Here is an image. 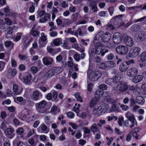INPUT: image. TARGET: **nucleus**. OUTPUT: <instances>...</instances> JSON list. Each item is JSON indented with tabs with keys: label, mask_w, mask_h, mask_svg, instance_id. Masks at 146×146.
Returning a JSON list of instances; mask_svg holds the SVG:
<instances>
[{
	"label": "nucleus",
	"mask_w": 146,
	"mask_h": 146,
	"mask_svg": "<svg viewBox=\"0 0 146 146\" xmlns=\"http://www.w3.org/2000/svg\"><path fill=\"white\" fill-rule=\"evenodd\" d=\"M116 86L114 88V90L116 91H119L121 92H125L129 94L134 91L135 86L133 85L128 86L127 83L124 82H119Z\"/></svg>",
	"instance_id": "f257e3e1"
},
{
	"label": "nucleus",
	"mask_w": 146,
	"mask_h": 146,
	"mask_svg": "<svg viewBox=\"0 0 146 146\" xmlns=\"http://www.w3.org/2000/svg\"><path fill=\"white\" fill-rule=\"evenodd\" d=\"M95 47L91 50L90 55L95 54H101L102 56H104L105 54L109 52V50L108 49H106L104 51L102 52V50L101 44L99 42H94Z\"/></svg>",
	"instance_id": "f03ea898"
},
{
	"label": "nucleus",
	"mask_w": 146,
	"mask_h": 146,
	"mask_svg": "<svg viewBox=\"0 0 146 146\" xmlns=\"http://www.w3.org/2000/svg\"><path fill=\"white\" fill-rule=\"evenodd\" d=\"M88 78L92 81H95L97 80L102 76L101 72L99 71H94L90 72L89 71L87 73Z\"/></svg>",
	"instance_id": "7ed1b4c3"
},
{
	"label": "nucleus",
	"mask_w": 146,
	"mask_h": 146,
	"mask_svg": "<svg viewBox=\"0 0 146 146\" xmlns=\"http://www.w3.org/2000/svg\"><path fill=\"white\" fill-rule=\"evenodd\" d=\"M47 104V102L44 100L36 103V106L38 112L40 113H46L47 111V109L46 107Z\"/></svg>",
	"instance_id": "20e7f679"
},
{
	"label": "nucleus",
	"mask_w": 146,
	"mask_h": 146,
	"mask_svg": "<svg viewBox=\"0 0 146 146\" xmlns=\"http://www.w3.org/2000/svg\"><path fill=\"white\" fill-rule=\"evenodd\" d=\"M129 51L128 48L126 46L120 45L117 46L116 48V52L121 55H125L127 54Z\"/></svg>",
	"instance_id": "39448f33"
},
{
	"label": "nucleus",
	"mask_w": 146,
	"mask_h": 146,
	"mask_svg": "<svg viewBox=\"0 0 146 146\" xmlns=\"http://www.w3.org/2000/svg\"><path fill=\"white\" fill-rule=\"evenodd\" d=\"M141 49L139 47L136 46L132 47L130 50L129 56L132 58H135L139 55L141 52Z\"/></svg>",
	"instance_id": "423d86ee"
},
{
	"label": "nucleus",
	"mask_w": 146,
	"mask_h": 146,
	"mask_svg": "<svg viewBox=\"0 0 146 146\" xmlns=\"http://www.w3.org/2000/svg\"><path fill=\"white\" fill-rule=\"evenodd\" d=\"M125 115L128 119L131 122L132 124L130 126L131 128H132L134 126V124L137 125V123L135 118L134 115L133 114L129 111H128L125 113Z\"/></svg>",
	"instance_id": "0eeeda50"
},
{
	"label": "nucleus",
	"mask_w": 146,
	"mask_h": 146,
	"mask_svg": "<svg viewBox=\"0 0 146 146\" xmlns=\"http://www.w3.org/2000/svg\"><path fill=\"white\" fill-rule=\"evenodd\" d=\"M57 96V93L55 91H53L51 93L48 94L46 97L48 100H52V101L56 102L58 101Z\"/></svg>",
	"instance_id": "6e6552de"
},
{
	"label": "nucleus",
	"mask_w": 146,
	"mask_h": 146,
	"mask_svg": "<svg viewBox=\"0 0 146 146\" xmlns=\"http://www.w3.org/2000/svg\"><path fill=\"white\" fill-rule=\"evenodd\" d=\"M123 39L124 42L127 46L131 47L133 45V40L131 37L127 35H124L123 36Z\"/></svg>",
	"instance_id": "1a4fd4ad"
},
{
	"label": "nucleus",
	"mask_w": 146,
	"mask_h": 146,
	"mask_svg": "<svg viewBox=\"0 0 146 146\" xmlns=\"http://www.w3.org/2000/svg\"><path fill=\"white\" fill-rule=\"evenodd\" d=\"M113 42L115 44H119L122 41L121 34L119 33H116L113 35L112 38Z\"/></svg>",
	"instance_id": "9d476101"
},
{
	"label": "nucleus",
	"mask_w": 146,
	"mask_h": 146,
	"mask_svg": "<svg viewBox=\"0 0 146 146\" xmlns=\"http://www.w3.org/2000/svg\"><path fill=\"white\" fill-rule=\"evenodd\" d=\"M138 70L135 68H129L127 72V75L129 77H133L137 74Z\"/></svg>",
	"instance_id": "9b49d317"
},
{
	"label": "nucleus",
	"mask_w": 146,
	"mask_h": 146,
	"mask_svg": "<svg viewBox=\"0 0 146 146\" xmlns=\"http://www.w3.org/2000/svg\"><path fill=\"white\" fill-rule=\"evenodd\" d=\"M102 33H103L101 36V40L104 42H108L111 38L110 34L108 33H106L104 34L103 31H102Z\"/></svg>",
	"instance_id": "f8f14e48"
},
{
	"label": "nucleus",
	"mask_w": 146,
	"mask_h": 146,
	"mask_svg": "<svg viewBox=\"0 0 146 146\" xmlns=\"http://www.w3.org/2000/svg\"><path fill=\"white\" fill-rule=\"evenodd\" d=\"M129 68V66L125 62H123L121 63L119 68L121 72H124L128 69Z\"/></svg>",
	"instance_id": "ddd939ff"
},
{
	"label": "nucleus",
	"mask_w": 146,
	"mask_h": 146,
	"mask_svg": "<svg viewBox=\"0 0 146 146\" xmlns=\"http://www.w3.org/2000/svg\"><path fill=\"white\" fill-rule=\"evenodd\" d=\"M17 72L15 69L9 68L8 70L7 76L9 79L13 78L16 74Z\"/></svg>",
	"instance_id": "4468645a"
},
{
	"label": "nucleus",
	"mask_w": 146,
	"mask_h": 146,
	"mask_svg": "<svg viewBox=\"0 0 146 146\" xmlns=\"http://www.w3.org/2000/svg\"><path fill=\"white\" fill-rule=\"evenodd\" d=\"M42 96V94L37 90L35 91L33 94V99L35 100H39Z\"/></svg>",
	"instance_id": "2eb2a0df"
},
{
	"label": "nucleus",
	"mask_w": 146,
	"mask_h": 146,
	"mask_svg": "<svg viewBox=\"0 0 146 146\" xmlns=\"http://www.w3.org/2000/svg\"><path fill=\"white\" fill-rule=\"evenodd\" d=\"M32 77L31 75H29L24 78L23 82L26 84L30 85L32 83Z\"/></svg>",
	"instance_id": "dca6fc26"
},
{
	"label": "nucleus",
	"mask_w": 146,
	"mask_h": 146,
	"mask_svg": "<svg viewBox=\"0 0 146 146\" xmlns=\"http://www.w3.org/2000/svg\"><path fill=\"white\" fill-rule=\"evenodd\" d=\"M140 128H136L134 129H133L129 133V134L132 135L133 137H135V138L136 139H138V137L137 135V133L140 131Z\"/></svg>",
	"instance_id": "f3484780"
},
{
	"label": "nucleus",
	"mask_w": 146,
	"mask_h": 146,
	"mask_svg": "<svg viewBox=\"0 0 146 146\" xmlns=\"http://www.w3.org/2000/svg\"><path fill=\"white\" fill-rule=\"evenodd\" d=\"M53 61V59L51 58L46 57L43 58L44 64L47 66L51 65Z\"/></svg>",
	"instance_id": "a211bd4d"
},
{
	"label": "nucleus",
	"mask_w": 146,
	"mask_h": 146,
	"mask_svg": "<svg viewBox=\"0 0 146 146\" xmlns=\"http://www.w3.org/2000/svg\"><path fill=\"white\" fill-rule=\"evenodd\" d=\"M103 113L107 112L109 109V106L106 104H103L99 106Z\"/></svg>",
	"instance_id": "6ab92c4d"
},
{
	"label": "nucleus",
	"mask_w": 146,
	"mask_h": 146,
	"mask_svg": "<svg viewBox=\"0 0 146 146\" xmlns=\"http://www.w3.org/2000/svg\"><path fill=\"white\" fill-rule=\"evenodd\" d=\"M137 39H139V41H142L146 39V34L143 31H141L139 34Z\"/></svg>",
	"instance_id": "aec40b11"
},
{
	"label": "nucleus",
	"mask_w": 146,
	"mask_h": 146,
	"mask_svg": "<svg viewBox=\"0 0 146 146\" xmlns=\"http://www.w3.org/2000/svg\"><path fill=\"white\" fill-rule=\"evenodd\" d=\"M93 114L98 116H99L103 113L99 107L96 108H95L93 109Z\"/></svg>",
	"instance_id": "412c9836"
},
{
	"label": "nucleus",
	"mask_w": 146,
	"mask_h": 146,
	"mask_svg": "<svg viewBox=\"0 0 146 146\" xmlns=\"http://www.w3.org/2000/svg\"><path fill=\"white\" fill-rule=\"evenodd\" d=\"M103 94V90L100 89H98L95 92V97L98 99L102 96Z\"/></svg>",
	"instance_id": "4be33fe9"
},
{
	"label": "nucleus",
	"mask_w": 146,
	"mask_h": 146,
	"mask_svg": "<svg viewBox=\"0 0 146 146\" xmlns=\"http://www.w3.org/2000/svg\"><path fill=\"white\" fill-rule=\"evenodd\" d=\"M143 78V77L142 76L139 75L136 76L134 78H133L132 80L133 82L135 83H138L141 81Z\"/></svg>",
	"instance_id": "5701e85b"
},
{
	"label": "nucleus",
	"mask_w": 146,
	"mask_h": 146,
	"mask_svg": "<svg viewBox=\"0 0 146 146\" xmlns=\"http://www.w3.org/2000/svg\"><path fill=\"white\" fill-rule=\"evenodd\" d=\"M136 102L139 104L142 105L144 102L145 100L142 96H139L136 98Z\"/></svg>",
	"instance_id": "b1692460"
},
{
	"label": "nucleus",
	"mask_w": 146,
	"mask_h": 146,
	"mask_svg": "<svg viewBox=\"0 0 146 146\" xmlns=\"http://www.w3.org/2000/svg\"><path fill=\"white\" fill-rule=\"evenodd\" d=\"M98 100L95 97L92 98L90 103L89 106L90 108L94 107L97 104Z\"/></svg>",
	"instance_id": "393cba45"
},
{
	"label": "nucleus",
	"mask_w": 146,
	"mask_h": 146,
	"mask_svg": "<svg viewBox=\"0 0 146 146\" xmlns=\"http://www.w3.org/2000/svg\"><path fill=\"white\" fill-rule=\"evenodd\" d=\"M50 15L48 13H46L44 15L43 17L42 18L40 19V21L41 23H44L48 21L50 18Z\"/></svg>",
	"instance_id": "a878e982"
},
{
	"label": "nucleus",
	"mask_w": 146,
	"mask_h": 146,
	"mask_svg": "<svg viewBox=\"0 0 146 146\" xmlns=\"http://www.w3.org/2000/svg\"><path fill=\"white\" fill-rule=\"evenodd\" d=\"M52 70H53L54 74H58L61 73L63 69L61 67H54L53 68Z\"/></svg>",
	"instance_id": "bb28decb"
},
{
	"label": "nucleus",
	"mask_w": 146,
	"mask_h": 146,
	"mask_svg": "<svg viewBox=\"0 0 146 146\" xmlns=\"http://www.w3.org/2000/svg\"><path fill=\"white\" fill-rule=\"evenodd\" d=\"M13 131L14 130H13L12 128H8L5 130V133L7 136L11 135V137H10V138H11L13 137V136H12V134Z\"/></svg>",
	"instance_id": "cd10ccee"
},
{
	"label": "nucleus",
	"mask_w": 146,
	"mask_h": 146,
	"mask_svg": "<svg viewBox=\"0 0 146 146\" xmlns=\"http://www.w3.org/2000/svg\"><path fill=\"white\" fill-rule=\"evenodd\" d=\"M17 100L18 101L21 102V105L24 106L26 103V101L25 99H24L22 97H17Z\"/></svg>",
	"instance_id": "c85d7f7f"
},
{
	"label": "nucleus",
	"mask_w": 146,
	"mask_h": 146,
	"mask_svg": "<svg viewBox=\"0 0 146 146\" xmlns=\"http://www.w3.org/2000/svg\"><path fill=\"white\" fill-rule=\"evenodd\" d=\"M54 74V72L52 68L51 69L49 70L45 74V76L46 77H50L53 76Z\"/></svg>",
	"instance_id": "c756f323"
},
{
	"label": "nucleus",
	"mask_w": 146,
	"mask_h": 146,
	"mask_svg": "<svg viewBox=\"0 0 146 146\" xmlns=\"http://www.w3.org/2000/svg\"><path fill=\"white\" fill-rule=\"evenodd\" d=\"M90 129L94 134L95 132L98 131V128L97 127V124L96 123L92 125L90 127Z\"/></svg>",
	"instance_id": "7c9ffc66"
},
{
	"label": "nucleus",
	"mask_w": 146,
	"mask_h": 146,
	"mask_svg": "<svg viewBox=\"0 0 146 146\" xmlns=\"http://www.w3.org/2000/svg\"><path fill=\"white\" fill-rule=\"evenodd\" d=\"M111 110L112 111L115 112L119 111L120 109L118 106L116 105V102L113 104L112 106Z\"/></svg>",
	"instance_id": "2f4dec72"
},
{
	"label": "nucleus",
	"mask_w": 146,
	"mask_h": 146,
	"mask_svg": "<svg viewBox=\"0 0 146 146\" xmlns=\"http://www.w3.org/2000/svg\"><path fill=\"white\" fill-rule=\"evenodd\" d=\"M30 33L34 36L38 37L39 35L40 32L34 30L33 28L31 30Z\"/></svg>",
	"instance_id": "473e14b6"
},
{
	"label": "nucleus",
	"mask_w": 146,
	"mask_h": 146,
	"mask_svg": "<svg viewBox=\"0 0 146 146\" xmlns=\"http://www.w3.org/2000/svg\"><path fill=\"white\" fill-rule=\"evenodd\" d=\"M140 29L139 26L135 25L132 26L131 27V30L133 32H135L138 31Z\"/></svg>",
	"instance_id": "72a5a7b5"
},
{
	"label": "nucleus",
	"mask_w": 146,
	"mask_h": 146,
	"mask_svg": "<svg viewBox=\"0 0 146 146\" xmlns=\"http://www.w3.org/2000/svg\"><path fill=\"white\" fill-rule=\"evenodd\" d=\"M99 67L100 68L103 69H105L108 68L107 61L99 64Z\"/></svg>",
	"instance_id": "f704fd0d"
},
{
	"label": "nucleus",
	"mask_w": 146,
	"mask_h": 146,
	"mask_svg": "<svg viewBox=\"0 0 146 146\" xmlns=\"http://www.w3.org/2000/svg\"><path fill=\"white\" fill-rule=\"evenodd\" d=\"M40 41H39V43L40 44H41V42H44V44L41 46H44L45 45L46 43V41L47 40V39L46 38V36H42L40 37Z\"/></svg>",
	"instance_id": "c9c22d12"
},
{
	"label": "nucleus",
	"mask_w": 146,
	"mask_h": 146,
	"mask_svg": "<svg viewBox=\"0 0 146 146\" xmlns=\"http://www.w3.org/2000/svg\"><path fill=\"white\" fill-rule=\"evenodd\" d=\"M102 33V31H100L97 34H96L94 38V42H96V41H98L100 39H101V36Z\"/></svg>",
	"instance_id": "e433bc0d"
},
{
	"label": "nucleus",
	"mask_w": 146,
	"mask_h": 146,
	"mask_svg": "<svg viewBox=\"0 0 146 146\" xmlns=\"http://www.w3.org/2000/svg\"><path fill=\"white\" fill-rule=\"evenodd\" d=\"M141 61L144 62L146 61V53L144 52L142 53L139 56Z\"/></svg>",
	"instance_id": "4c0bfd02"
},
{
	"label": "nucleus",
	"mask_w": 146,
	"mask_h": 146,
	"mask_svg": "<svg viewBox=\"0 0 146 146\" xmlns=\"http://www.w3.org/2000/svg\"><path fill=\"white\" fill-rule=\"evenodd\" d=\"M19 88L18 86L15 84L13 85V90L14 92L17 94H20L21 92L18 91Z\"/></svg>",
	"instance_id": "58836bf2"
},
{
	"label": "nucleus",
	"mask_w": 146,
	"mask_h": 146,
	"mask_svg": "<svg viewBox=\"0 0 146 146\" xmlns=\"http://www.w3.org/2000/svg\"><path fill=\"white\" fill-rule=\"evenodd\" d=\"M108 68H113L115 66V64L112 61H107Z\"/></svg>",
	"instance_id": "ea45409f"
},
{
	"label": "nucleus",
	"mask_w": 146,
	"mask_h": 146,
	"mask_svg": "<svg viewBox=\"0 0 146 146\" xmlns=\"http://www.w3.org/2000/svg\"><path fill=\"white\" fill-rule=\"evenodd\" d=\"M115 44L113 42H110L107 43L106 46L109 48H113L115 47Z\"/></svg>",
	"instance_id": "a19ab883"
},
{
	"label": "nucleus",
	"mask_w": 146,
	"mask_h": 146,
	"mask_svg": "<svg viewBox=\"0 0 146 146\" xmlns=\"http://www.w3.org/2000/svg\"><path fill=\"white\" fill-rule=\"evenodd\" d=\"M78 13L75 14H73L72 15V18L71 20L73 22L76 21L78 19Z\"/></svg>",
	"instance_id": "79ce46f5"
},
{
	"label": "nucleus",
	"mask_w": 146,
	"mask_h": 146,
	"mask_svg": "<svg viewBox=\"0 0 146 146\" xmlns=\"http://www.w3.org/2000/svg\"><path fill=\"white\" fill-rule=\"evenodd\" d=\"M110 51H109V52L107 54L105 55H107L109 53L108 55L107 56V59L108 60H112L114 58V55L113 54L110 53Z\"/></svg>",
	"instance_id": "37998d69"
},
{
	"label": "nucleus",
	"mask_w": 146,
	"mask_h": 146,
	"mask_svg": "<svg viewBox=\"0 0 146 146\" xmlns=\"http://www.w3.org/2000/svg\"><path fill=\"white\" fill-rule=\"evenodd\" d=\"M61 38H57L54 39L53 41L54 44L56 46H58L61 43Z\"/></svg>",
	"instance_id": "c03bdc74"
},
{
	"label": "nucleus",
	"mask_w": 146,
	"mask_h": 146,
	"mask_svg": "<svg viewBox=\"0 0 146 146\" xmlns=\"http://www.w3.org/2000/svg\"><path fill=\"white\" fill-rule=\"evenodd\" d=\"M51 111L52 112H58L60 110L56 106H53L51 108Z\"/></svg>",
	"instance_id": "a18cd8bd"
},
{
	"label": "nucleus",
	"mask_w": 146,
	"mask_h": 146,
	"mask_svg": "<svg viewBox=\"0 0 146 146\" xmlns=\"http://www.w3.org/2000/svg\"><path fill=\"white\" fill-rule=\"evenodd\" d=\"M18 56L19 59L21 60H25L27 58V56L26 54L22 55L21 54H19Z\"/></svg>",
	"instance_id": "49530a36"
},
{
	"label": "nucleus",
	"mask_w": 146,
	"mask_h": 146,
	"mask_svg": "<svg viewBox=\"0 0 146 146\" xmlns=\"http://www.w3.org/2000/svg\"><path fill=\"white\" fill-rule=\"evenodd\" d=\"M14 145L16 144L17 146H23L24 144L23 142L20 141L17 142V140H14L13 142Z\"/></svg>",
	"instance_id": "de8ad7c7"
},
{
	"label": "nucleus",
	"mask_w": 146,
	"mask_h": 146,
	"mask_svg": "<svg viewBox=\"0 0 146 146\" xmlns=\"http://www.w3.org/2000/svg\"><path fill=\"white\" fill-rule=\"evenodd\" d=\"M40 128L41 129L42 131H46L47 129V127L44 124H41L40 127L38 128V129Z\"/></svg>",
	"instance_id": "09e8293b"
},
{
	"label": "nucleus",
	"mask_w": 146,
	"mask_h": 146,
	"mask_svg": "<svg viewBox=\"0 0 146 146\" xmlns=\"http://www.w3.org/2000/svg\"><path fill=\"white\" fill-rule=\"evenodd\" d=\"M106 100L107 102L111 104H113L115 102H116V101H115L113 99L110 98H107Z\"/></svg>",
	"instance_id": "8fccbe9b"
},
{
	"label": "nucleus",
	"mask_w": 146,
	"mask_h": 146,
	"mask_svg": "<svg viewBox=\"0 0 146 146\" xmlns=\"http://www.w3.org/2000/svg\"><path fill=\"white\" fill-rule=\"evenodd\" d=\"M5 45L7 47L11 46V47H13L14 46V44L10 41H6L5 42Z\"/></svg>",
	"instance_id": "3c124183"
},
{
	"label": "nucleus",
	"mask_w": 146,
	"mask_h": 146,
	"mask_svg": "<svg viewBox=\"0 0 146 146\" xmlns=\"http://www.w3.org/2000/svg\"><path fill=\"white\" fill-rule=\"evenodd\" d=\"M67 117L69 118H72L74 116V114L72 111L68 112L66 113Z\"/></svg>",
	"instance_id": "603ef678"
},
{
	"label": "nucleus",
	"mask_w": 146,
	"mask_h": 146,
	"mask_svg": "<svg viewBox=\"0 0 146 146\" xmlns=\"http://www.w3.org/2000/svg\"><path fill=\"white\" fill-rule=\"evenodd\" d=\"M28 142L31 146H35L34 140L33 138H32L29 139Z\"/></svg>",
	"instance_id": "864d4df0"
},
{
	"label": "nucleus",
	"mask_w": 146,
	"mask_h": 146,
	"mask_svg": "<svg viewBox=\"0 0 146 146\" xmlns=\"http://www.w3.org/2000/svg\"><path fill=\"white\" fill-rule=\"evenodd\" d=\"M5 64V62L2 61H0V72L1 71L3 70L4 68Z\"/></svg>",
	"instance_id": "5fc2aeb1"
},
{
	"label": "nucleus",
	"mask_w": 146,
	"mask_h": 146,
	"mask_svg": "<svg viewBox=\"0 0 146 146\" xmlns=\"http://www.w3.org/2000/svg\"><path fill=\"white\" fill-rule=\"evenodd\" d=\"M99 89H100L103 90H106L107 88V86L106 84H102L99 85Z\"/></svg>",
	"instance_id": "6e6d98bb"
},
{
	"label": "nucleus",
	"mask_w": 146,
	"mask_h": 146,
	"mask_svg": "<svg viewBox=\"0 0 146 146\" xmlns=\"http://www.w3.org/2000/svg\"><path fill=\"white\" fill-rule=\"evenodd\" d=\"M119 78H120V77H119L116 76H115L114 77L112 78V79L113 80V83L116 84L117 83H117L119 82Z\"/></svg>",
	"instance_id": "4d7b16f0"
},
{
	"label": "nucleus",
	"mask_w": 146,
	"mask_h": 146,
	"mask_svg": "<svg viewBox=\"0 0 146 146\" xmlns=\"http://www.w3.org/2000/svg\"><path fill=\"white\" fill-rule=\"evenodd\" d=\"M24 132V130L22 128H18L17 131V134L19 135L22 134Z\"/></svg>",
	"instance_id": "13d9d810"
},
{
	"label": "nucleus",
	"mask_w": 146,
	"mask_h": 146,
	"mask_svg": "<svg viewBox=\"0 0 146 146\" xmlns=\"http://www.w3.org/2000/svg\"><path fill=\"white\" fill-rule=\"evenodd\" d=\"M75 97L77 98V101H79L81 102H83L82 100V98L80 96V94L79 93H78L76 94H75Z\"/></svg>",
	"instance_id": "bf43d9fd"
},
{
	"label": "nucleus",
	"mask_w": 146,
	"mask_h": 146,
	"mask_svg": "<svg viewBox=\"0 0 146 146\" xmlns=\"http://www.w3.org/2000/svg\"><path fill=\"white\" fill-rule=\"evenodd\" d=\"M22 36V34L20 33H18L15 37V40L16 42H17L21 39Z\"/></svg>",
	"instance_id": "052dcab7"
},
{
	"label": "nucleus",
	"mask_w": 146,
	"mask_h": 146,
	"mask_svg": "<svg viewBox=\"0 0 146 146\" xmlns=\"http://www.w3.org/2000/svg\"><path fill=\"white\" fill-rule=\"evenodd\" d=\"M106 83L109 85H112L113 84V81L112 78L108 79L106 81Z\"/></svg>",
	"instance_id": "680f3d73"
},
{
	"label": "nucleus",
	"mask_w": 146,
	"mask_h": 146,
	"mask_svg": "<svg viewBox=\"0 0 146 146\" xmlns=\"http://www.w3.org/2000/svg\"><path fill=\"white\" fill-rule=\"evenodd\" d=\"M94 86L93 84L90 83L88 84V91L90 92L92 90V88Z\"/></svg>",
	"instance_id": "e2e57ef3"
},
{
	"label": "nucleus",
	"mask_w": 146,
	"mask_h": 146,
	"mask_svg": "<svg viewBox=\"0 0 146 146\" xmlns=\"http://www.w3.org/2000/svg\"><path fill=\"white\" fill-rule=\"evenodd\" d=\"M120 107L124 111H127L129 109L128 106L126 105L122 104L121 105Z\"/></svg>",
	"instance_id": "0e129e2a"
},
{
	"label": "nucleus",
	"mask_w": 146,
	"mask_h": 146,
	"mask_svg": "<svg viewBox=\"0 0 146 146\" xmlns=\"http://www.w3.org/2000/svg\"><path fill=\"white\" fill-rule=\"evenodd\" d=\"M77 115L81 118L84 119L86 118V114L85 112H83L80 115L78 114H77Z\"/></svg>",
	"instance_id": "69168bd1"
},
{
	"label": "nucleus",
	"mask_w": 146,
	"mask_h": 146,
	"mask_svg": "<svg viewBox=\"0 0 146 146\" xmlns=\"http://www.w3.org/2000/svg\"><path fill=\"white\" fill-rule=\"evenodd\" d=\"M12 66L13 67H15L17 66V62L14 59L12 58L11 60Z\"/></svg>",
	"instance_id": "338daca9"
},
{
	"label": "nucleus",
	"mask_w": 146,
	"mask_h": 146,
	"mask_svg": "<svg viewBox=\"0 0 146 146\" xmlns=\"http://www.w3.org/2000/svg\"><path fill=\"white\" fill-rule=\"evenodd\" d=\"M37 116L36 115H34L33 116L29 117L28 118V119L30 121H32L35 120L37 118Z\"/></svg>",
	"instance_id": "774afa93"
}]
</instances>
